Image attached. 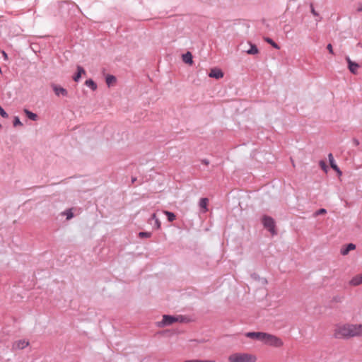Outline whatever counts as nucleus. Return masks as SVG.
I'll return each mask as SVG.
<instances>
[{"label":"nucleus","mask_w":362,"mask_h":362,"mask_svg":"<svg viewBox=\"0 0 362 362\" xmlns=\"http://www.w3.org/2000/svg\"><path fill=\"white\" fill-rule=\"evenodd\" d=\"M334 335L337 339H348L356 336H362V325L344 324L338 325L334 330Z\"/></svg>","instance_id":"f257e3e1"},{"label":"nucleus","mask_w":362,"mask_h":362,"mask_svg":"<svg viewBox=\"0 0 362 362\" xmlns=\"http://www.w3.org/2000/svg\"><path fill=\"white\" fill-rule=\"evenodd\" d=\"M228 361V362H256L257 357L251 354L237 352L230 354Z\"/></svg>","instance_id":"f03ea898"},{"label":"nucleus","mask_w":362,"mask_h":362,"mask_svg":"<svg viewBox=\"0 0 362 362\" xmlns=\"http://www.w3.org/2000/svg\"><path fill=\"white\" fill-rule=\"evenodd\" d=\"M184 320H185V318L182 315L175 317V316H172V315H164L163 316L162 321L158 322V326L160 327H165V326H169L176 322H184Z\"/></svg>","instance_id":"7ed1b4c3"},{"label":"nucleus","mask_w":362,"mask_h":362,"mask_svg":"<svg viewBox=\"0 0 362 362\" xmlns=\"http://www.w3.org/2000/svg\"><path fill=\"white\" fill-rule=\"evenodd\" d=\"M263 342L268 345L276 347H280L283 345V341L280 338L268 333L265 334Z\"/></svg>","instance_id":"20e7f679"},{"label":"nucleus","mask_w":362,"mask_h":362,"mask_svg":"<svg viewBox=\"0 0 362 362\" xmlns=\"http://www.w3.org/2000/svg\"><path fill=\"white\" fill-rule=\"evenodd\" d=\"M262 224L272 235L276 234L274 220L268 216H264L262 218Z\"/></svg>","instance_id":"39448f33"},{"label":"nucleus","mask_w":362,"mask_h":362,"mask_svg":"<svg viewBox=\"0 0 362 362\" xmlns=\"http://www.w3.org/2000/svg\"><path fill=\"white\" fill-rule=\"evenodd\" d=\"M265 334V332H249L245 333V337L263 342Z\"/></svg>","instance_id":"423d86ee"},{"label":"nucleus","mask_w":362,"mask_h":362,"mask_svg":"<svg viewBox=\"0 0 362 362\" xmlns=\"http://www.w3.org/2000/svg\"><path fill=\"white\" fill-rule=\"evenodd\" d=\"M52 88L53 91L54 92L55 95L57 96H67L68 95V91L66 89L56 85V84H52Z\"/></svg>","instance_id":"0eeeda50"},{"label":"nucleus","mask_w":362,"mask_h":362,"mask_svg":"<svg viewBox=\"0 0 362 362\" xmlns=\"http://www.w3.org/2000/svg\"><path fill=\"white\" fill-rule=\"evenodd\" d=\"M346 61L348 63V67H349V71L352 74H356L357 69L359 68L358 64L351 61L349 57H346Z\"/></svg>","instance_id":"6e6552de"},{"label":"nucleus","mask_w":362,"mask_h":362,"mask_svg":"<svg viewBox=\"0 0 362 362\" xmlns=\"http://www.w3.org/2000/svg\"><path fill=\"white\" fill-rule=\"evenodd\" d=\"M209 76L216 79H219L223 77V73L220 69L214 68L211 69Z\"/></svg>","instance_id":"1a4fd4ad"},{"label":"nucleus","mask_w":362,"mask_h":362,"mask_svg":"<svg viewBox=\"0 0 362 362\" xmlns=\"http://www.w3.org/2000/svg\"><path fill=\"white\" fill-rule=\"evenodd\" d=\"M328 158H329L330 167L334 170H335L338 173V175H341L342 173L340 170V169L339 168V167L337 166V163H335L333 155L331 153L328 154Z\"/></svg>","instance_id":"9d476101"},{"label":"nucleus","mask_w":362,"mask_h":362,"mask_svg":"<svg viewBox=\"0 0 362 362\" xmlns=\"http://www.w3.org/2000/svg\"><path fill=\"white\" fill-rule=\"evenodd\" d=\"M29 345V342L25 339H21L16 341L13 344V348L17 349H23Z\"/></svg>","instance_id":"9b49d317"},{"label":"nucleus","mask_w":362,"mask_h":362,"mask_svg":"<svg viewBox=\"0 0 362 362\" xmlns=\"http://www.w3.org/2000/svg\"><path fill=\"white\" fill-rule=\"evenodd\" d=\"M349 284L353 286H356L362 284V274L354 276L349 281Z\"/></svg>","instance_id":"f8f14e48"},{"label":"nucleus","mask_w":362,"mask_h":362,"mask_svg":"<svg viewBox=\"0 0 362 362\" xmlns=\"http://www.w3.org/2000/svg\"><path fill=\"white\" fill-rule=\"evenodd\" d=\"M355 248H356V245H354V243H349V244L346 245L345 247H342L341 249L340 252L342 255L344 256V255H348L351 250H354Z\"/></svg>","instance_id":"ddd939ff"},{"label":"nucleus","mask_w":362,"mask_h":362,"mask_svg":"<svg viewBox=\"0 0 362 362\" xmlns=\"http://www.w3.org/2000/svg\"><path fill=\"white\" fill-rule=\"evenodd\" d=\"M182 61L187 64H192V54L190 52H187L185 54H182Z\"/></svg>","instance_id":"4468645a"},{"label":"nucleus","mask_w":362,"mask_h":362,"mask_svg":"<svg viewBox=\"0 0 362 362\" xmlns=\"http://www.w3.org/2000/svg\"><path fill=\"white\" fill-rule=\"evenodd\" d=\"M86 73L84 69L81 66H77V73L73 77L74 81L78 82L81 77L82 74Z\"/></svg>","instance_id":"2eb2a0df"},{"label":"nucleus","mask_w":362,"mask_h":362,"mask_svg":"<svg viewBox=\"0 0 362 362\" xmlns=\"http://www.w3.org/2000/svg\"><path fill=\"white\" fill-rule=\"evenodd\" d=\"M209 199L207 198H202L199 200V207L202 209V212L205 213L208 211L207 209V204H208Z\"/></svg>","instance_id":"dca6fc26"},{"label":"nucleus","mask_w":362,"mask_h":362,"mask_svg":"<svg viewBox=\"0 0 362 362\" xmlns=\"http://www.w3.org/2000/svg\"><path fill=\"white\" fill-rule=\"evenodd\" d=\"M24 112L25 115L31 120L36 121L37 119V115L35 113L32 112L28 109H24Z\"/></svg>","instance_id":"f3484780"},{"label":"nucleus","mask_w":362,"mask_h":362,"mask_svg":"<svg viewBox=\"0 0 362 362\" xmlns=\"http://www.w3.org/2000/svg\"><path fill=\"white\" fill-rule=\"evenodd\" d=\"M250 48L246 51L248 54H256L259 52V49L255 44L250 42Z\"/></svg>","instance_id":"a211bd4d"},{"label":"nucleus","mask_w":362,"mask_h":362,"mask_svg":"<svg viewBox=\"0 0 362 362\" xmlns=\"http://www.w3.org/2000/svg\"><path fill=\"white\" fill-rule=\"evenodd\" d=\"M151 220L154 221V227H155L156 229H159V228H160L161 223H160V221H159V219L157 218V216H156V214H153L151 215Z\"/></svg>","instance_id":"6ab92c4d"},{"label":"nucleus","mask_w":362,"mask_h":362,"mask_svg":"<svg viewBox=\"0 0 362 362\" xmlns=\"http://www.w3.org/2000/svg\"><path fill=\"white\" fill-rule=\"evenodd\" d=\"M85 84L93 90H95L97 88V84L92 79L86 80Z\"/></svg>","instance_id":"aec40b11"},{"label":"nucleus","mask_w":362,"mask_h":362,"mask_svg":"<svg viewBox=\"0 0 362 362\" xmlns=\"http://www.w3.org/2000/svg\"><path fill=\"white\" fill-rule=\"evenodd\" d=\"M163 213L167 216L168 221L173 222L175 220L176 216L174 213L168 211H164Z\"/></svg>","instance_id":"412c9836"},{"label":"nucleus","mask_w":362,"mask_h":362,"mask_svg":"<svg viewBox=\"0 0 362 362\" xmlns=\"http://www.w3.org/2000/svg\"><path fill=\"white\" fill-rule=\"evenodd\" d=\"M265 42L271 45L274 48L276 49H279L280 47L276 44L272 38L269 37H265L264 38Z\"/></svg>","instance_id":"4be33fe9"},{"label":"nucleus","mask_w":362,"mask_h":362,"mask_svg":"<svg viewBox=\"0 0 362 362\" xmlns=\"http://www.w3.org/2000/svg\"><path fill=\"white\" fill-rule=\"evenodd\" d=\"M106 83L110 86L113 82L116 81V78L113 75H107L105 78Z\"/></svg>","instance_id":"5701e85b"},{"label":"nucleus","mask_w":362,"mask_h":362,"mask_svg":"<svg viewBox=\"0 0 362 362\" xmlns=\"http://www.w3.org/2000/svg\"><path fill=\"white\" fill-rule=\"evenodd\" d=\"M13 126L14 127L23 126V123L21 122L19 117H17V116L14 117V119H13Z\"/></svg>","instance_id":"b1692460"},{"label":"nucleus","mask_w":362,"mask_h":362,"mask_svg":"<svg viewBox=\"0 0 362 362\" xmlns=\"http://www.w3.org/2000/svg\"><path fill=\"white\" fill-rule=\"evenodd\" d=\"M139 236L140 238H148L151 236V233L150 232H140L139 233Z\"/></svg>","instance_id":"393cba45"},{"label":"nucleus","mask_w":362,"mask_h":362,"mask_svg":"<svg viewBox=\"0 0 362 362\" xmlns=\"http://www.w3.org/2000/svg\"><path fill=\"white\" fill-rule=\"evenodd\" d=\"M0 115L4 118H7L8 117V115L1 106H0Z\"/></svg>","instance_id":"a878e982"},{"label":"nucleus","mask_w":362,"mask_h":362,"mask_svg":"<svg viewBox=\"0 0 362 362\" xmlns=\"http://www.w3.org/2000/svg\"><path fill=\"white\" fill-rule=\"evenodd\" d=\"M326 213H327V211L325 209H320L319 210H317L315 212V216H317L319 215L325 214Z\"/></svg>","instance_id":"bb28decb"},{"label":"nucleus","mask_w":362,"mask_h":362,"mask_svg":"<svg viewBox=\"0 0 362 362\" xmlns=\"http://www.w3.org/2000/svg\"><path fill=\"white\" fill-rule=\"evenodd\" d=\"M344 299V296H337L333 298V301L336 303H341Z\"/></svg>","instance_id":"cd10ccee"},{"label":"nucleus","mask_w":362,"mask_h":362,"mask_svg":"<svg viewBox=\"0 0 362 362\" xmlns=\"http://www.w3.org/2000/svg\"><path fill=\"white\" fill-rule=\"evenodd\" d=\"M320 167L322 168V170H324L325 172H327V166L326 163H325V161L320 160Z\"/></svg>","instance_id":"c85d7f7f"},{"label":"nucleus","mask_w":362,"mask_h":362,"mask_svg":"<svg viewBox=\"0 0 362 362\" xmlns=\"http://www.w3.org/2000/svg\"><path fill=\"white\" fill-rule=\"evenodd\" d=\"M65 214L66 215V218L70 219L73 217L74 214L71 210H68L66 211Z\"/></svg>","instance_id":"c756f323"},{"label":"nucleus","mask_w":362,"mask_h":362,"mask_svg":"<svg viewBox=\"0 0 362 362\" xmlns=\"http://www.w3.org/2000/svg\"><path fill=\"white\" fill-rule=\"evenodd\" d=\"M310 11L314 16H317L319 15L318 13L315 10L313 4H310Z\"/></svg>","instance_id":"7c9ffc66"},{"label":"nucleus","mask_w":362,"mask_h":362,"mask_svg":"<svg viewBox=\"0 0 362 362\" xmlns=\"http://www.w3.org/2000/svg\"><path fill=\"white\" fill-rule=\"evenodd\" d=\"M327 49H328L329 52L331 53L332 54H334V52H333V49H332V46L331 44H328L327 46Z\"/></svg>","instance_id":"2f4dec72"},{"label":"nucleus","mask_w":362,"mask_h":362,"mask_svg":"<svg viewBox=\"0 0 362 362\" xmlns=\"http://www.w3.org/2000/svg\"><path fill=\"white\" fill-rule=\"evenodd\" d=\"M352 141H353V144H354L356 146H358L359 145V144H360V143H359V141H358L357 139H356V138H354V139H353V140H352Z\"/></svg>","instance_id":"473e14b6"},{"label":"nucleus","mask_w":362,"mask_h":362,"mask_svg":"<svg viewBox=\"0 0 362 362\" xmlns=\"http://www.w3.org/2000/svg\"><path fill=\"white\" fill-rule=\"evenodd\" d=\"M202 163H204V165H208L209 164V160L207 159H202Z\"/></svg>","instance_id":"72a5a7b5"},{"label":"nucleus","mask_w":362,"mask_h":362,"mask_svg":"<svg viewBox=\"0 0 362 362\" xmlns=\"http://www.w3.org/2000/svg\"><path fill=\"white\" fill-rule=\"evenodd\" d=\"M356 11H357L358 12H362V4H358V8H357Z\"/></svg>","instance_id":"f704fd0d"},{"label":"nucleus","mask_w":362,"mask_h":362,"mask_svg":"<svg viewBox=\"0 0 362 362\" xmlns=\"http://www.w3.org/2000/svg\"><path fill=\"white\" fill-rule=\"evenodd\" d=\"M1 53H2L3 56L4 57V58L6 59L7 58V54L6 53V52L3 50L1 52Z\"/></svg>","instance_id":"c9c22d12"},{"label":"nucleus","mask_w":362,"mask_h":362,"mask_svg":"<svg viewBox=\"0 0 362 362\" xmlns=\"http://www.w3.org/2000/svg\"><path fill=\"white\" fill-rule=\"evenodd\" d=\"M136 180V177H132V182L134 183Z\"/></svg>","instance_id":"e433bc0d"},{"label":"nucleus","mask_w":362,"mask_h":362,"mask_svg":"<svg viewBox=\"0 0 362 362\" xmlns=\"http://www.w3.org/2000/svg\"><path fill=\"white\" fill-rule=\"evenodd\" d=\"M1 127H2V126H1V124H0V129H1Z\"/></svg>","instance_id":"4c0bfd02"}]
</instances>
